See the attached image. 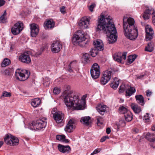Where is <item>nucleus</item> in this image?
Returning <instances> with one entry per match:
<instances>
[{"instance_id":"1","label":"nucleus","mask_w":155,"mask_h":155,"mask_svg":"<svg viewBox=\"0 0 155 155\" xmlns=\"http://www.w3.org/2000/svg\"><path fill=\"white\" fill-rule=\"evenodd\" d=\"M109 16L105 17L104 14H101L98 18L97 31H103L107 34L108 43L112 44L116 41L117 33L114 25Z\"/></svg>"},{"instance_id":"2","label":"nucleus","mask_w":155,"mask_h":155,"mask_svg":"<svg viewBox=\"0 0 155 155\" xmlns=\"http://www.w3.org/2000/svg\"><path fill=\"white\" fill-rule=\"evenodd\" d=\"M64 99L68 109L80 110L84 108L83 105L85 104V100H80L77 93L72 91H69L67 94L64 95Z\"/></svg>"},{"instance_id":"3","label":"nucleus","mask_w":155,"mask_h":155,"mask_svg":"<svg viewBox=\"0 0 155 155\" xmlns=\"http://www.w3.org/2000/svg\"><path fill=\"white\" fill-rule=\"evenodd\" d=\"M134 20L132 18H129L125 21L123 19L124 34L128 39L133 40L137 37L138 31L137 28L134 25Z\"/></svg>"},{"instance_id":"4","label":"nucleus","mask_w":155,"mask_h":155,"mask_svg":"<svg viewBox=\"0 0 155 155\" xmlns=\"http://www.w3.org/2000/svg\"><path fill=\"white\" fill-rule=\"evenodd\" d=\"M86 38L87 35L82 30H79L73 36L72 42L74 45H78L81 47H83L85 46L86 44L84 41Z\"/></svg>"},{"instance_id":"5","label":"nucleus","mask_w":155,"mask_h":155,"mask_svg":"<svg viewBox=\"0 0 155 155\" xmlns=\"http://www.w3.org/2000/svg\"><path fill=\"white\" fill-rule=\"evenodd\" d=\"M47 119L42 118L33 121L28 124V128L31 130H40L45 128L47 124Z\"/></svg>"},{"instance_id":"6","label":"nucleus","mask_w":155,"mask_h":155,"mask_svg":"<svg viewBox=\"0 0 155 155\" xmlns=\"http://www.w3.org/2000/svg\"><path fill=\"white\" fill-rule=\"evenodd\" d=\"M30 73L26 70L17 69L15 72V77L16 79L20 81H24L27 79L29 76Z\"/></svg>"},{"instance_id":"7","label":"nucleus","mask_w":155,"mask_h":155,"mask_svg":"<svg viewBox=\"0 0 155 155\" xmlns=\"http://www.w3.org/2000/svg\"><path fill=\"white\" fill-rule=\"evenodd\" d=\"M54 119L58 123H61L64 118V114L61 111H58L56 108H53L51 111Z\"/></svg>"},{"instance_id":"8","label":"nucleus","mask_w":155,"mask_h":155,"mask_svg":"<svg viewBox=\"0 0 155 155\" xmlns=\"http://www.w3.org/2000/svg\"><path fill=\"white\" fill-rule=\"evenodd\" d=\"M90 73L92 77L94 79L98 78L100 74V70L98 64L94 63L90 70Z\"/></svg>"},{"instance_id":"9","label":"nucleus","mask_w":155,"mask_h":155,"mask_svg":"<svg viewBox=\"0 0 155 155\" xmlns=\"http://www.w3.org/2000/svg\"><path fill=\"white\" fill-rule=\"evenodd\" d=\"M4 141L6 144L11 146L17 145L19 143V140L17 137L12 135L10 136L8 134L4 138Z\"/></svg>"},{"instance_id":"10","label":"nucleus","mask_w":155,"mask_h":155,"mask_svg":"<svg viewBox=\"0 0 155 155\" xmlns=\"http://www.w3.org/2000/svg\"><path fill=\"white\" fill-rule=\"evenodd\" d=\"M23 29V24L21 21H18L12 27V33L14 35L19 34Z\"/></svg>"},{"instance_id":"11","label":"nucleus","mask_w":155,"mask_h":155,"mask_svg":"<svg viewBox=\"0 0 155 155\" xmlns=\"http://www.w3.org/2000/svg\"><path fill=\"white\" fill-rule=\"evenodd\" d=\"M112 72L111 70H107L103 72L101 83L103 85L106 84L110 80Z\"/></svg>"},{"instance_id":"12","label":"nucleus","mask_w":155,"mask_h":155,"mask_svg":"<svg viewBox=\"0 0 155 155\" xmlns=\"http://www.w3.org/2000/svg\"><path fill=\"white\" fill-rule=\"evenodd\" d=\"M127 54V52L116 53L113 55V58L115 61L119 63H123L124 61L126 59Z\"/></svg>"},{"instance_id":"13","label":"nucleus","mask_w":155,"mask_h":155,"mask_svg":"<svg viewBox=\"0 0 155 155\" xmlns=\"http://www.w3.org/2000/svg\"><path fill=\"white\" fill-rule=\"evenodd\" d=\"M90 19V17H84L82 18L78 23L80 28L82 29L88 28L89 25Z\"/></svg>"},{"instance_id":"14","label":"nucleus","mask_w":155,"mask_h":155,"mask_svg":"<svg viewBox=\"0 0 155 155\" xmlns=\"http://www.w3.org/2000/svg\"><path fill=\"white\" fill-rule=\"evenodd\" d=\"M62 48V45L58 41H54L51 46V49L53 53L59 52Z\"/></svg>"},{"instance_id":"15","label":"nucleus","mask_w":155,"mask_h":155,"mask_svg":"<svg viewBox=\"0 0 155 155\" xmlns=\"http://www.w3.org/2000/svg\"><path fill=\"white\" fill-rule=\"evenodd\" d=\"M146 32V41H150L153 38V35L154 31L151 27L148 25L146 26L145 28Z\"/></svg>"},{"instance_id":"16","label":"nucleus","mask_w":155,"mask_h":155,"mask_svg":"<svg viewBox=\"0 0 155 155\" xmlns=\"http://www.w3.org/2000/svg\"><path fill=\"white\" fill-rule=\"evenodd\" d=\"M31 35L32 37H35L38 35L39 29L38 25L35 23L30 24Z\"/></svg>"},{"instance_id":"17","label":"nucleus","mask_w":155,"mask_h":155,"mask_svg":"<svg viewBox=\"0 0 155 155\" xmlns=\"http://www.w3.org/2000/svg\"><path fill=\"white\" fill-rule=\"evenodd\" d=\"M58 147V150L63 153H68L71 151V148L68 145L64 146L59 144Z\"/></svg>"},{"instance_id":"18","label":"nucleus","mask_w":155,"mask_h":155,"mask_svg":"<svg viewBox=\"0 0 155 155\" xmlns=\"http://www.w3.org/2000/svg\"><path fill=\"white\" fill-rule=\"evenodd\" d=\"M19 59L21 62L26 64H29L31 61L29 56L25 53L22 54L19 56Z\"/></svg>"},{"instance_id":"19","label":"nucleus","mask_w":155,"mask_h":155,"mask_svg":"<svg viewBox=\"0 0 155 155\" xmlns=\"http://www.w3.org/2000/svg\"><path fill=\"white\" fill-rule=\"evenodd\" d=\"M107 108L106 106L102 104H99L96 107V109L99 113L102 115H103L106 111Z\"/></svg>"},{"instance_id":"20","label":"nucleus","mask_w":155,"mask_h":155,"mask_svg":"<svg viewBox=\"0 0 155 155\" xmlns=\"http://www.w3.org/2000/svg\"><path fill=\"white\" fill-rule=\"evenodd\" d=\"M74 121L71 120H70L65 128V130L68 132H72L74 128Z\"/></svg>"},{"instance_id":"21","label":"nucleus","mask_w":155,"mask_h":155,"mask_svg":"<svg viewBox=\"0 0 155 155\" xmlns=\"http://www.w3.org/2000/svg\"><path fill=\"white\" fill-rule=\"evenodd\" d=\"M94 48L97 50L101 51L104 49L103 44L101 41L96 40L94 41Z\"/></svg>"},{"instance_id":"22","label":"nucleus","mask_w":155,"mask_h":155,"mask_svg":"<svg viewBox=\"0 0 155 155\" xmlns=\"http://www.w3.org/2000/svg\"><path fill=\"white\" fill-rule=\"evenodd\" d=\"M80 121L82 123L87 126H88L91 124V117L89 116H85L81 118Z\"/></svg>"},{"instance_id":"23","label":"nucleus","mask_w":155,"mask_h":155,"mask_svg":"<svg viewBox=\"0 0 155 155\" xmlns=\"http://www.w3.org/2000/svg\"><path fill=\"white\" fill-rule=\"evenodd\" d=\"M119 83V80L118 78H115L113 81L111 82L110 85L112 88L116 90L118 87Z\"/></svg>"},{"instance_id":"24","label":"nucleus","mask_w":155,"mask_h":155,"mask_svg":"<svg viewBox=\"0 0 155 155\" xmlns=\"http://www.w3.org/2000/svg\"><path fill=\"white\" fill-rule=\"evenodd\" d=\"M41 103V100L39 98H35L32 99L31 101V104L34 107H38Z\"/></svg>"},{"instance_id":"25","label":"nucleus","mask_w":155,"mask_h":155,"mask_svg":"<svg viewBox=\"0 0 155 155\" xmlns=\"http://www.w3.org/2000/svg\"><path fill=\"white\" fill-rule=\"evenodd\" d=\"M135 98L138 103L143 106L145 104L143 96L141 95H138L135 96Z\"/></svg>"},{"instance_id":"26","label":"nucleus","mask_w":155,"mask_h":155,"mask_svg":"<svg viewBox=\"0 0 155 155\" xmlns=\"http://www.w3.org/2000/svg\"><path fill=\"white\" fill-rule=\"evenodd\" d=\"M54 25V23L52 20H48L44 26L46 29H50L53 28Z\"/></svg>"},{"instance_id":"27","label":"nucleus","mask_w":155,"mask_h":155,"mask_svg":"<svg viewBox=\"0 0 155 155\" xmlns=\"http://www.w3.org/2000/svg\"><path fill=\"white\" fill-rule=\"evenodd\" d=\"M153 10L148 9L146 10L144 13L143 17L145 20L148 19L149 18L150 15L152 14Z\"/></svg>"},{"instance_id":"28","label":"nucleus","mask_w":155,"mask_h":155,"mask_svg":"<svg viewBox=\"0 0 155 155\" xmlns=\"http://www.w3.org/2000/svg\"><path fill=\"white\" fill-rule=\"evenodd\" d=\"M77 64L76 61L71 62L68 65V71L71 73L73 72V70L74 69L77 67Z\"/></svg>"},{"instance_id":"29","label":"nucleus","mask_w":155,"mask_h":155,"mask_svg":"<svg viewBox=\"0 0 155 155\" xmlns=\"http://www.w3.org/2000/svg\"><path fill=\"white\" fill-rule=\"evenodd\" d=\"M136 92V90L134 87H132L129 85V87L126 91V96L130 97Z\"/></svg>"},{"instance_id":"30","label":"nucleus","mask_w":155,"mask_h":155,"mask_svg":"<svg viewBox=\"0 0 155 155\" xmlns=\"http://www.w3.org/2000/svg\"><path fill=\"white\" fill-rule=\"evenodd\" d=\"M131 107L135 113L138 114L141 110L140 107L137 104H133L131 105Z\"/></svg>"},{"instance_id":"31","label":"nucleus","mask_w":155,"mask_h":155,"mask_svg":"<svg viewBox=\"0 0 155 155\" xmlns=\"http://www.w3.org/2000/svg\"><path fill=\"white\" fill-rule=\"evenodd\" d=\"M124 116L125 120L129 122L131 121L132 120L133 115L130 111H128L127 113H125Z\"/></svg>"},{"instance_id":"32","label":"nucleus","mask_w":155,"mask_h":155,"mask_svg":"<svg viewBox=\"0 0 155 155\" xmlns=\"http://www.w3.org/2000/svg\"><path fill=\"white\" fill-rule=\"evenodd\" d=\"M56 138L57 140L65 143L69 142L68 140L65 138V136L64 135H58L56 137Z\"/></svg>"},{"instance_id":"33","label":"nucleus","mask_w":155,"mask_h":155,"mask_svg":"<svg viewBox=\"0 0 155 155\" xmlns=\"http://www.w3.org/2000/svg\"><path fill=\"white\" fill-rule=\"evenodd\" d=\"M129 87V85L128 84H123L121 85L119 89V93H123L124 91H126L127 89Z\"/></svg>"},{"instance_id":"34","label":"nucleus","mask_w":155,"mask_h":155,"mask_svg":"<svg viewBox=\"0 0 155 155\" xmlns=\"http://www.w3.org/2000/svg\"><path fill=\"white\" fill-rule=\"evenodd\" d=\"M129 87V85L128 84H123L121 85L119 89V93H123L124 91H126L127 89Z\"/></svg>"},{"instance_id":"35","label":"nucleus","mask_w":155,"mask_h":155,"mask_svg":"<svg viewBox=\"0 0 155 155\" xmlns=\"http://www.w3.org/2000/svg\"><path fill=\"white\" fill-rule=\"evenodd\" d=\"M7 15L6 11H5L3 15L0 17V22L4 23L7 22L6 18H5Z\"/></svg>"},{"instance_id":"36","label":"nucleus","mask_w":155,"mask_h":155,"mask_svg":"<svg viewBox=\"0 0 155 155\" xmlns=\"http://www.w3.org/2000/svg\"><path fill=\"white\" fill-rule=\"evenodd\" d=\"M137 57L135 55H130L128 56L127 63L128 64H131L135 60Z\"/></svg>"},{"instance_id":"37","label":"nucleus","mask_w":155,"mask_h":155,"mask_svg":"<svg viewBox=\"0 0 155 155\" xmlns=\"http://www.w3.org/2000/svg\"><path fill=\"white\" fill-rule=\"evenodd\" d=\"M129 111L126 107L123 106H120L119 108V111L120 113L124 115L125 113H127L128 111Z\"/></svg>"},{"instance_id":"38","label":"nucleus","mask_w":155,"mask_h":155,"mask_svg":"<svg viewBox=\"0 0 155 155\" xmlns=\"http://www.w3.org/2000/svg\"><path fill=\"white\" fill-rule=\"evenodd\" d=\"M153 50L152 44L151 43L148 44L147 46L145 48V50L146 51L151 52Z\"/></svg>"},{"instance_id":"39","label":"nucleus","mask_w":155,"mask_h":155,"mask_svg":"<svg viewBox=\"0 0 155 155\" xmlns=\"http://www.w3.org/2000/svg\"><path fill=\"white\" fill-rule=\"evenodd\" d=\"M10 63V60L8 58H5L2 61L1 66L2 67H5L8 65Z\"/></svg>"},{"instance_id":"40","label":"nucleus","mask_w":155,"mask_h":155,"mask_svg":"<svg viewBox=\"0 0 155 155\" xmlns=\"http://www.w3.org/2000/svg\"><path fill=\"white\" fill-rule=\"evenodd\" d=\"M98 50L95 48H92L90 51L91 55L93 57H95L97 53Z\"/></svg>"},{"instance_id":"41","label":"nucleus","mask_w":155,"mask_h":155,"mask_svg":"<svg viewBox=\"0 0 155 155\" xmlns=\"http://www.w3.org/2000/svg\"><path fill=\"white\" fill-rule=\"evenodd\" d=\"M150 117L149 116L148 113H146L143 116V120L146 123H149L150 122Z\"/></svg>"},{"instance_id":"42","label":"nucleus","mask_w":155,"mask_h":155,"mask_svg":"<svg viewBox=\"0 0 155 155\" xmlns=\"http://www.w3.org/2000/svg\"><path fill=\"white\" fill-rule=\"evenodd\" d=\"M1 73L2 74L6 76H8L10 75L9 71L8 69L2 70L1 71Z\"/></svg>"},{"instance_id":"43","label":"nucleus","mask_w":155,"mask_h":155,"mask_svg":"<svg viewBox=\"0 0 155 155\" xmlns=\"http://www.w3.org/2000/svg\"><path fill=\"white\" fill-rule=\"evenodd\" d=\"M11 96V94L10 92L6 91H4L2 94L1 97H10Z\"/></svg>"},{"instance_id":"44","label":"nucleus","mask_w":155,"mask_h":155,"mask_svg":"<svg viewBox=\"0 0 155 155\" xmlns=\"http://www.w3.org/2000/svg\"><path fill=\"white\" fill-rule=\"evenodd\" d=\"M89 56L88 54L85 53L83 55L82 58L84 60V61L87 62L89 60Z\"/></svg>"},{"instance_id":"45","label":"nucleus","mask_w":155,"mask_h":155,"mask_svg":"<svg viewBox=\"0 0 155 155\" xmlns=\"http://www.w3.org/2000/svg\"><path fill=\"white\" fill-rule=\"evenodd\" d=\"M103 118L101 117H98L97 118V124L98 125H100L103 124Z\"/></svg>"},{"instance_id":"46","label":"nucleus","mask_w":155,"mask_h":155,"mask_svg":"<svg viewBox=\"0 0 155 155\" xmlns=\"http://www.w3.org/2000/svg\"><path fill=\"white\" fill-rule=\"evenodd\" d=\"M150 146L153 148H155V138L150 139Z\"/></svg>"},{"instance_id":"47","label":"nucleus","mask_w":155,"mask_h":155,"mask_svg":"<svg viewBox=\"0 0 155 155\" xmlns=\"http://www.w3.org/2000/svg\"><path fill=\"white\" fill-rule=\"evenodd\" d=\"M60 89L57 87L54 88L53 91L54 93L55 94H58L60 92Z\"/></svg>"},{"instance_id":"48","label":"nucleus","mask_w":155,"mask_h":155,"mask_svg":"<svg viewBox=\"0 0 155 155\" xmlns=\"http://www.w3.org/2000/svg\"><path fill=\"white\" fill-rule=\"evenodd\" d=\"M65 8L66 7L64 6H62L60 8V11L61 13L64 14L65 13Z\"/></svg>"},{"instance_id":"49","label":"nucleus","mask_w":155,"mask_h":155,"mask_svg":"<svg viewBox=\"0 0 155 155\" xmlns=\"http://www.w3.org/2000/svg\"><path fill=\"white\" fill-rule=\"evenodd\" d=\"M101 150L100 149H96L91 153V155H94V154L97 153L100 151Z\"/></svg>"},{"instance_id":"50","label":"nucleus","mask_w":155,"mask_h":155,"mask_svg":"<svg viewBox=\"0 0 155 155\" xmlns=\"http://www.w3.org/2000/svg\"><path fill=\"white\" fill-rule=\"evenodd\" d=\"M95 6V4H92L89 6V9L91 12H92L93 11V8H94Z\"/></svg>"},{"instance_id":"51","label":"nucleus","mask_w":155,"mask_h":155,"mask_svg":"<svg viewBox=\"0 0 155 155\" xmlns=\"http://www.w3.org/2000/svg\"><path fill=\"white\" fill-rule=\"evenodd\" d=\"M145 74L139 75H136V78L138 79H142L145 76Z\"/></svg>"},{"instance_id":"52","label":"nucleus","mask_w":155,"mask_h":155,"mask_svg":"<svg viewBox=\"0 0 155 155\" xmlns=\"http://www.w3.org/2000/svg\"><path fill=\"white\" fill-rule=\"evenodd\" d=\"M152 94V92L149 90H148L146 91V95L147 97L150 96Z\"/></svg>"},{"instance_id":"53","label":"nucleus","mask_w":155,"mask_h":155,"mask_svg":"<svg viewBox=\"0 0 155 155\" xmlns=\"http://www.w3.org/2000/svg\"><path fill=\"white\" fill-rule=\"evenodd\" d=\"M5 3V2L4 0H0V6L3 5Z\"/></svg>"},{"instance_id":"54","label":"nucleus","mask_w":155,"mask_h":155,"mask_svg":"<svg viewBox=\"0 0 155 155\" xmlns=\"http://www.w3.org/2000/svg\"><path fill=\"white\" fill-rule=\"evenodd\" d=\"M111 132V130L110 128H108L106 129V132L107 134H109Z\"/></svg>"},{"instance_id":"55","label":"nucleus","mask_w":155,"mask_h":155,"mask_svg":"<svg viewBox=\"0 0 155 155\" xmlns=\"http://www.w3.org/2000/svg\"><path fill=\"white\" fill-rule=\"evenodd\" d=\"M106 139L105 138V137H102L100 141L101 142H103Z\"/></svg>"},{"instance_id":"56","label":"nucleus","mask_w":155,"mask_h":155,"mask_svg":"<svg viewBox=\"0 0 155 155\" xmlns=\"http://www.w3.org/2000/svg\"><path fill=\"white\" fill-rule=\"evenodd\" d=\"M152 18H155V12L153 11Z\"/></svg>"},{"instance_id":"57","label":"nucleus","mask_w":155,"mask_h":155,"mask_svg":"<svg viewBox=\"0 0 155 155\" xmlns=\"http://www.w3.org/2000/svg\"><path fill=\"white\" fill-rule=\"evenodd\" d=\"M139 131V130L138 129L136 128L134 130V131L135 132V133H137Z\"/></svg>"},{"instance_id":"58","label":"nucleus","mask_w":155,"mask_h":155,"mask_svg":"<svg viewBox=\"0 0 155 155\" xmlns=\"http://www.w3.org/2000/svg\"><path fill=\"white\" fill-rule=\"evenodd\" d=\"M152 21L153 24L155 26V18H152Z\"/></svg>"},{"instance_id":"59","label":"nucleus","mask_w":155,"mask_h":155,"mask_svg":"<svg viewBox=\"0 0 155 155\" xmlns=\"http://www.w3.org/2000/svg\"><path fill=\"white\" fill-rule=\"evenodd\" d=\"M3 144V141H0V148L2 147Z\"/></svg>"},{"instance_id":"60","label":"nucleus","mask_w":155,"mask_h":155,"mask_svg":"<svg viewBox=\"0 0 155 155\" xmlns=\"http://www.w3.org/2000/svg\"><path fill=\"white\" fill-rule=\"evenodd\" d=\"M152 130L155 131V126H152Z\"/></svg>"},{"instance_id":"61","label":"nucleus","mask_w":155,"mask_h":155,"mask_svg":"<svg viewBox=\"0 0 155 155\" xmlns=\"http://www.w3.org/2000/svg\"><path fill=\"white\" fill-rule=\"evenodd\" d=\"M10 50L12 51L14 48L11 45L10 47Z\"/></svg>"},{"instance_id":"62","label":"nucleus","mask_w":155,"mask_h":155,"mask_svg":"<svg viewBox=\"0 0 155 155\" xmlns=\"http://www.w3.org/2000/svg\"><path fill=\"white\" fill-rule=\"evenodd\" d=\"M151 135V134L149 133H147V136H150Z\"/></svg>"},{"instance_id":"63","label":"nucleus","mask_w":155,"mask_h":155,"mask_svg":"<svg viewBox=\"0 0 155 155\" xmlns=\"http://www.w3.org/2000/svg\"><path fill=\"white\" fill-rule=\"evenodd\" d=\"M105 137V138L106 139H109V137L108 136H105V137Z\"/></svg>"},{"instance_id":"64","label":"nucleus","mask_w":155,"mask_h":155,"mask_svg":"<svg viewBox=\"0 0 155 155\" xmlns=\"http://www.w3.org/2000/svg\"><path fill=\"white\" fill-rule=\"evenodd\" d=\"M46 79H47V80H50V79L48 78H45Z\"/></svg>"}]
</instances>
